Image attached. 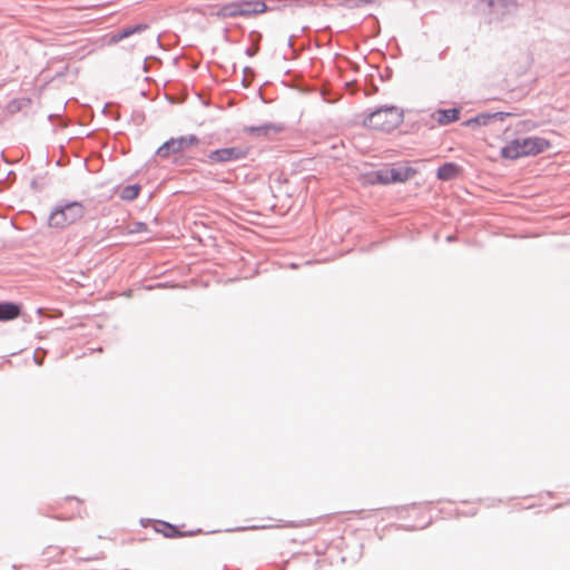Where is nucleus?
<instances>
[{
  "label": "nucleus",
  "instance_id": "nucleus-30",
  "mask_svg": "<svg viewBox=\"0 0 570 570\" xmlns=\"http://www.w3.org/2000/svg\"><path fill=\"white\" fill-rule=\"evenodd\" d=\"M146 61H150V62H154V63H157V65H160L161 63V60L156 57V56H147L146 57Z\"/></svg>",
  "mask_w": 570,
  "mask_h": 570
},
{
  "label": "nucleus",
  "instance_id": "nucleus-4",
  "mask_svg": "<svg viewBox=\"0 0 570 570\" xmlns=\"http://www.w3.org/2000/svg\"><path fill=\"white\" fill-rule=\"evenodd\" d=\"M274 9L264 0H236L223 4L216 14L222 18L252 17Z\"/></svg>",
  "mask_w": 570,
  "mask_h": 570
},
{
  "label": "nucleus",
  "instance_id": "nucleus-41",
  "mask_svg": "<svg viewBox=\"0 0 570 570\" xmlns=\"http://www.w3.org/2000/svg\"><path fill=\"white\" fill-rule=\"evenodd\" d=\"M165 286H166V284H164V283H158V284L156 285V287H159V288L165 287Z\"/></svg>",
  "mask_w": 570,
  "mask_h": 570
},
{
  "label": "nucleus",
  "instance_id": "nucleus-23",
  "mask_svg": "<svg viewBox=\"0 0 570 570\" xmlns=\"http://www.w3.org/2000/svg\"><path fill=\"white\" fill-rule=\"evenodd\" d=\"M379 76H380V79L381 81L385 82L387 80H390L393 76V70L391 67H385L383 71H380L379 72Z\"/></svg>",
  "mask_w": 570,
  "mask_h": 570
},
{
  "label": "nucleus",
  "instance_id": "nucleus-1",
  "mask_svg": "<svg viewBox=\"0 0 570 570\" xmlns=\"http://www.w3.org/2000/svg\"><path fill=\"white\" fill-rule=\"evenodd\" d=\"M362 126L377 131L391 132L404 121V111L395 105L366 108L362 114Z\"/></svg>",
  "mask_w": 570,
  "mask_h": 570
},
{
  "label": "nucleus",
  "instance_id": "nucleus-6",
  "mask_svg": "<svg viewBox=\"0 0 570 570\" xmlns=\"http://www.w3.org/2000/svg\"><path fill=\"white\" fill-rule=\"evenodd\" d=\"M199 142V137L195 134L186 136L170 137L164 141L155 151L154 156L160 158H168L170 155H177L187 148L195 146Z\"/></svg>",
  "mask_w": 570,
  "mask_h": 570
},
{
  "label": "nucleus",
  "instance_id": "nucleus-44",
  "mask_svg": "<svg viewBox=\"0 0 570 570\" xmlns=\"http://www.w3.org/2000/svg\"><path fill=\"white\" fill-rule=\"evenodd\" d=\"M307 29H308V27L304 26V27H302L301 31L304 33Z\"/></svg>",
  "mask_w": 570,
  "mask_h": 570
},
{
  "label": "nucleus",
  "instance_id": "nucleus-47",
  "mask_svg": "<svg viewBox=\"0 0 570 570\" xmlns=\"http://www.w3.org/2000/svg\"><path fill=\"white\" fill-rule=\"evenodd\" d=\"M257 527H250V529H256ZM262 529H265L266 527L265 525H262L261 527Z\"/></svg>",
  "mask_w": 570,
  "mask_h": 570
},
{
  "label": "nucleus",
  "instance_id": "nucleus-3",
  "mask_svg": "<svg viewBox=\"0 0 570 570\" xmlns=\"http://www.w3.org/2000/svg\"><path fill=\"white\" fill-rule=\"evenodd\" d=\"M85 205L79 200L61 199L52 208L48 216V225L53 228L65 229L83 218Z\"/></svg>",
  "mask_w": 570,
  "mask_h": 570
},
{
  "label": "nucleus",
  "instance_id": "nucleus-34",
  "mask_svg": "<svg viewBox=\"0 0 570 570\" xmlns=\"http://www.w3.org/2000/svg\"><path fill=\"white\" fill-rule=\"evenodd\" d=\"M17 175L13 170H10L8 174H7V177L4 180H11V179H16Z\"/></svg>",
  "mask_w": 570,
  "mask_h": 570
},
{
  "label": "nucleus",
  "instance_id": "nucleus-9",
  "mask_svg": "<svg viewBox=\"0 0 570 570\" xmlns=\"http://www.w3.org/2000/svg\"><path fill=\"white\" fill-rule=\"evenodd\" d=\"M285 125L283 122H264L261 125H250L244 126L243 132L252 136V137H266L272 138L275 135H278L285 130Z\"/></svg>",
  "mask_w": 570,
  "mask_h": 570
},
{
  "label": "nucleus",
  "instance_id": "nucleus-5",
  "mask_svg": "<svg viewBox=\"0 0 570 570\" xmlns=\"http://www.w3.org/2000/svg\"><path fill=\"white\" fill-rule=\"evenodd\" d=\"M252 148L243 145H235L229 147L217 148L210 150L206 157L209 164H226L246 159L250 154ZM205 161V159H202Z\"/></svg>",
  "mask_w": 570,
  "mask_h": 570
},
{
  "label": "nucleus",
  "instance_id": "nucleus-14",
  "mask_svg": "<svg viewBox=\"0 0 570 570\" xmlns=\"http://www.w3.org/2000/svg\"><path fill=\"white\" fill-rule=\"evenodd\" d=\"M389 180L391 184L405 183L417 174V169L412 166H397L387 168Z\"/></svg>",
  "mask_w": 570,
  "mask_h": 570
},
{
  "label": "nucleus",
  "instance_id": "nucleus-2",
  "mask_svg": "<svg viewBox=\"0 0 570 570\" xmlns=\"http://www.w3.org/2000/svg\"><path fill=\"white\" fill-rule=\"evenodd\" d=\"M551 147L549 139L538 136L514 138L500 149V157L517 160L522 157L537 156Z\"/></svg>",
  "mask_w": 570,
  "mask_h": 570
},
{
  "label": "nucleus",
  "instance_id": "nucleus-42",
  "mask_svg": "<svg viewBox=\"0 0 570 570\" xmlns=\"http://www.w3.org/2000/svg\"><path fill=\"white\" fill-rule=\"evenodd\" d=\"M66 499H67V500L75 499V500H77L78 502H80V500H79L78 498H76V497H67Z\"/></svg>",
  "mask_w": 570,
  "mask_h": 570
},
{
  "label": "nucleus",
  "instance_id": "nucleus-20",
  "mask_svg": "<svg viewBox=\"0 0 570 570\" xmlns=\"http://www.w3.org/2000/svg\"><path fill=\"white\" fill-rule=\"evenodd\" d=\"M193 159H194L193 157H189V156H186L183 154H177V155H175V157L173 159V164L176 166H188V165H191Z\"/></svg>",
  "mask_w": 570,
  "mask_h": 570
},
{
  "label": "nucleus",
  "instance_id": "nucleus-24",
  "mask_svg": "<svg viewBox=\"0 0 570 570\" xmlns=\"http://www.w3.org/2000/svg\"><path fill=\"white\" fill-rule=\"evenodd\" d=\"M21 108H22V104L19 99H12L8 104V110L10 112H17V111L21 110Z\"/></svg>",
  "mask_w": 570,
  "mask_h": 570
},
{
  "label": "nucleus",
  "instance_id": "nucleus-13",
  "mask_svg": "<svg viewBox=\"0 0 570 570\" xmlns=\"http://www.w3.org/2000/svg\"><path fill=\"white\" fill-rule=\"evenodd\" d=\"M463 174V167L454 161H445L441 164L436 171L435 177L440 181H451Z\"/></svg>",
  "mask_w": 570,
  "mask_h": 570
},
{
  "label": "nucleus",
  "instance_id": "nucleus-25",
  "mask_svg": "<svg viewBox=\"0 0 570 570\" xmlns=\"http://www.w3.org/2000/svg\"><path fill=\"white\" fill-rule=\"evenodd\" d=\"M102 559H105V553L104 552H99L98 554L92 556V557H80V558H77L76 562L77 563H81V562H85V561L102 560Z\"/></svg>",
  "mask_w": 570,
  "mask_h": 570
},
{
  "label": "nucleus",
  "instance_id": "nucleus-29",
  "mask_svg": "<svg viewBox=\"0 0 570 570\" xmlns=\"http://www.w3.org/2000/svg\"><path fill=\"white\" fill-rule=\"evenodd\" d=\"M30 188L32 190H35V191H40L41 190V187L39 186L37 178L31 179Z\"/></svg>",
  "mask_w": 570,
  "mask_h": 570
},
{
  "label": "nucleus",
  "instance_id": "nucleus-22",
  "mask_svg": "<svg viewBox=\"0 0 570 570\" xmlns=\"http://www.w3.org/2000/svg\"><path fill=\"white\" fill-rule=\"evenodd\" d=\"M432 523V519H430L429 521H426L424 524L422 525H402V524H399L396 525L397 529H403V530H407V531H414V530H417V529H424L426 527H429L430 524Z\"/></svg>",
  "mask_w": 570,
  "mask_h": 570
},
{
  "label": "nucleus",
  "instance_id": "nucleus-45",
  "mask_svg": "<svg viewBox=\"0 0 570 570\" xmlns=\"http://www.w3.org/2000/svg\"><path fill=\"white\" fill-rule=\"evenodd\" d=\"M376 245H379V243H377V242H374V243H372L370 246H371V248H373V247H375Z\"/></svg>",
  "mask_w": 570,
  "mask_h": 570
},
{
  "label": "nucleus",
  "instance_id": "nucleus-28",
  "mask_svg": "<svg viewBox=\"0 0 570 570\" xmlns=\"http://www.w3.org/2000/svg\"><path fill=\"white\" fill-rule=\"evenodd\" d=\"M259 51V46H255V47H247L245 49V55L247 57H254L257 52Z\"/></svg>",
  "mask_w": 570,
  "mask_h": 570
},
{
  "label": "nucleus",
  "instance_id": "nucleus-33",
  "mask_svg": "<svg viewBox=\"0 0 570 570\" xmlns=\"http://www.w3.org/2000/svg\"><path fill=\"white\" fill-rule=\"evenodd\" d=\"M294 39H295V36H294V35H292V36H289V38H288V40H287V47H288L289 49H293V48H294Z\"/></svg>",
  "mask_w": 570,
  "mask_h": 570
},
{
  "label": "nucleus",
  "instance_id": "nucleus-38",
  "mask_svg": "<svg viewBox=\"0 0 570 570\" xmlns=\"http://www.w3.org/2000/svg\"><path fill=\"white\" fill-rule=\"evenodd\" d=\"M6 188V180L0 179V191L4 190Z\"/></svg>",
  "mask_w": 570,
  "mask_h": 570
},
{
  "label": "nucleus",
  "instance_id": "nucleus-11",
  "mask_svg": "<svg viewBox=\"0 0 570 570\" xmlns=\"http://www.w3.org/2000/svg\"><path fill=\"white\" fill-rule=\"evenodd\" d=\"M461 106H454L451 108H438L431 117L436 119L440 126H449L461 118Z\"/></svg>",
  "mask_w": 570,
  "mask_h": 570
},
{
  "label": "nucleus",
  "instance_id": "nucleus-19",
  "mask_svg": "<svg viewBox=\"0 0 570 570\" xmlns=\"http://www.w3.org/2000/svg\"><path fill=\"white\" fill-rule=\"evenodd\" d=\"M372 0H343L340 6L347 9L361 8L364 4L371 3Z\"/></svg>",
  "mask_w": 570,
  "mask_h": 570
},
{
  "label": "nucleus",
  "instance_id": "nucleus-27",
  "mask_svg": "<svg viewBox=\"0 0 570 570\" xmlns=\"http://www.w3.org/2000/svg\"><path fill=\"white\" fill-rule=\"evenodd\" d=\"M248 37H249L250 41H252V42H254V43H256V45H257V43L262 40V38H263L262 33H261L259 31H257V30H252V31L249 32Z\"/></svg>",
  "mask_w": 570,
  "mask_h": 570
},
{
  "label": "nucleus",
  "instance_id": "nucleus-21",
  "mask_svg": "<svg viewBox=\"0 0 570 570\" xmlns=\"http://www.w3.org/2000/svg\"><path fill=\"white\" fill-rule=\"evenodd\" d=\"M131 121L135 125H137V126L142 125V122L145 121V114H144V111L134 110L132 114H131Z\"/></svg>",
  "mask_w": 570,
  "mask_h": 570
},
{
  "label": "nucleus",
  "instance_id": "nucleus-48",
  "mask_svg": "<svg viewBox=\"0 0 570 570\" xmlns=\"http://www.w3.org/2000/svg\"><path fill=\"white\" fill-rule=\"evenodd\" d=\"M432 503H433V501H428V502H425V504H428V505H430V504H432Z\"/></svg>",
  "mask_w": 570,
  "mask_h": 570
},
{
  "label": "nucleus",
  "instance_id": "nucleus-46",
  "mask_svg": "<svg viewBox=\"0 0 570 570\" xmlns=\"http://www.w3.org/2000/svg\"><path fill=\"white\" fill-rule=\"evenodd\" d=\"M53 518H55V519H57V520H66V518L58 517V515H57V517H53Z\"/></svg>",
  "mask_w": 570,
  "mask_h": 570
},
{
  "label": "nucleus",
  "instance_id": "nucleus-10",
  "mask_svg": "<svg viewBox=\"0 0 570 570\" xmlns=\"http://www.w3.org/2000/svg\"><path fill=\"white\" fill-rule=\"evenodd\" d=\"M148 28H149V24L146 22H138V23L130 24V26H124V27L107 35V37H108L107 43L116 45L134 35L141 33V32L146 31Z\"/></svg>",
  "mask_w": 570,
  "mask_h": 570
},
{
  "label": "nucleus",
  "instance_id": "nucleus-32",
  "mask_svg": "<svg viewBox=\"0 0 570 570\" xmlns=\"http://www.w3.org/2000/svg\"><path fill=\"white\" fill-rule=\"evenodd\" d=\"M445 240H446L448 243L456 242V240H458V236H456V235H454V234H450V235H448V236L445 237Z\"/></svg>",
  "mask_w": 570,
  "mask_h": 570
},
{
  "label": "nucleus",
  "instance_id": "nucleus-16",
  "mask_svg": "<svg viewBox=\"0 0 570 570\" xmlns=\"http://www.w3.org/2000/svg\"><path fill=\"white\" fill-rule=\"evenodd\" d=\"M142 186L139 183L126 185L119 193V198L124 202H134L140 195Z\"/></svg>",
  "mask_w": 570,
  "mask_h": 570
},
{
  "label": "nucleus",
  "instance_id": "nucleus-40",
  "mask_svg": "<svg viewBox=\"0 0 570 570\" xmlns=\"http://www.w3.org/2000/svg\"><path fill=\"white\" fill-rule=\"evenodd\" d=\"M410 507L414 508V507H416V503H411L409 505H403V507H401V509H407Z\"/></svg>",
  "mask_w": 570,
  "mask_h": 570
},
{
  "label": "nucleus",
  "instance_id": "nucleus-17",
  "mask_svg": "<svg viewBox=\"0 0 570 570\" xmlns=\"http://www.w3.org/2000/svg\"><path fill=\"white\" fill-rule=\"evenodd\" d=\"M480 2L490 9L495 6H499L501 9H508L510 6L517 4L515 0H480Z\"/></svg>",
  "mask_w": 570,
  "mask_h": 570
},
{
  "label": "nucleus",
  "instance_id": "nucleus-35",
  "mask_svg": "<svg viewBox=\"0 0 570 570\" xmlns=\"http://www.w3.org/2000/svg\"><path fill=\"white\" fill-rule=\"evenodd\" d=\"M258 95H259L261 100H262L264 104H267V102H268V100L263 96L262 88H259V89H258Z\"/></svg>",
  "mask_w": 570,
  "mask_h": 570
},
{
  "label": "nucleus",
  "instance_id": "nucleus-26",
  "mask_svg": "<svg viewBox=\"0 0 570 570\" xmlns=\"http://www.w3.org/2000/svg\"><path fill=\"white\" fill-rule=\"evenodd\" d=\"M250 72V73H255L254 69L250 68L249 66H246L244 67L243 69V79H242V85L244 88H247L248 87V83H247V73Z\"/></svg>",
  "mask_w": 570,
  "mask_h": 570
},
{
  "label": "nucleus",
  "instance_id": "nucleus-36",
  "mask_svg": "<svg viewBox=\"0 0 570 570\" xmlns=\"http://www.w3.org/2000/svg\"><path fill=\"white\" fill-rule=\"evenodd\" d=\"M142 71L144 72H148L149 71L148 61H146V59L144 60V63H142Z\"/></svg>",
  "mask_w": 570,
  "mask_h": 570
},
{
  "label": "nucleus",
  "instance_id": "nucleus-39",
  "mask_svg": "<svg viewBox=\"0 0 570 570\" xmlns=\"http://www.w3.org/2000/svg\"><path fill=\"white\" fill-rule=\"evenodd\" d=\"M173 63H174L175 66H178V63H179V57H175V58L173 59Z\"/></svg>",
  "mask_w": 570,
  "mask_h": 570
},
{
  "label": "nucleus",
  "instance_id": "nucleus-43",
  "mask_svg": "<svg viewBox=\"0 0 570 570\" xmlns=\"http://www.w3.org/2000/svg\"><path fill=\"white\" fill-rule=\"evenodd\" d=\"M244 529H245L244 527H240V528H236V529H228L227 531L244 530Z\"/></svg>",
  "mask_w": 570,
  "mask_h": 570
},
{
  "label": "nucleus",
  "instance_id": "nucleus-8",
  "mask_svg": "<svg viewBox=\"0 0 570 570\" xmlns=\"http://www.w3.org/2000/svg\"><path fill=\"white\" fill-rule=\"evenodd\" d=\"M514 114L508 111H485L479 112L475 116L464 120L461 125L469 128H476L480 126H489L495 120L504 121L508 117L513 116Z\"/></svg>",
  "mask_w": 570,
  "mask_h": 570
},
{
  "label": "nucleus",
  "instance_id": "nucleus-18",
  "mask_svg": "<svg viewBox=\"0 0 570 570\" xmlns=\"http://www.w3.org/2000/svg\"><path fill=\"white\" fill-rule=\"evenodd\" d=\"M144 232H148V225L145 222H139V220L132 222L128 226L129 234H137V233H144Z\"/></svg>",
  "mask_w": 570,
  "mask_h": 570
},
{
  "label": "nucleus",
  "instance_id": "nucleus-15",
  "mask_svg": "<svg viewBox=\"0 0 570 570\" xmlns=\"http://www.w3.org/2000/svg\"><path fill=\"white\" fill-rule=\"evenodd\" d=\"M364 178L370 185H390L387 168L376 169L364 175Z\"/></svg>",
  "mask_w": 570,
  "mask_h": 570
},
{
  "label": "nucleus",
  "instance_id": "nucleus-31",
  "mask_svg": "<svg viewBox=\"0 0 570 570\" xmlns=\"http://www.w3.org/2000/svg\"><path fill=\"white\" fill-rule=\"evenodd\" d=\"M33 362L37 364V365H42L43 364V357H38V350L33 353Z\"/></svg>",
  "mask_w": 570,
  "mask_h": 570
},
{
  "label": "nucleus",
  "instance_id": "nucleus-37",
  "mask_svg": "<svg viewBox=\"0 0 570 570\" xmlns=\"http://www.w3.org/2000/svg\"><path fill=\"white\" fill-rule=\"evenodd\" d=\"M462 515H469V517H473L476 514V510H469L468 513H461Z\"/></svg>",
  "mask_w": 570,
  "mask_h": 570
},
{
  "label": "nucleus",
  "instance_id": "nucleus-7",
  "mask_svg": "<svg viewBox=\"0 0 570 570\" xmlns=\"http://www.w3.org/2000/svg\"><path fill=\"white\" fill-rule=\"evenodd\" d=\"M148 523L153 524V529L156 533H160L166 539H178L185 537H193L203 533L200 528L187 531H180L178 525L170 523L165 520L157 519H141L140 524L146 527Z\"/></svg>",
  "mask_w": 570,
  "mask_h": 570
},
{
  "label": "nucleus",
  "instance_id": "nucleus-12",
  "mask_svg": "<svg viewBox=\"0 0 570 570\" xmlns=\"http://www.w3.org/2000/svg\"><path fill=\"white\" fill-rule=\"evenodd\" d=\"M22 315V303L13 301H0V322H10Z\"/></svg>",
  "mask_w": 570,
  "mask_h": 570
}]
</instances>
